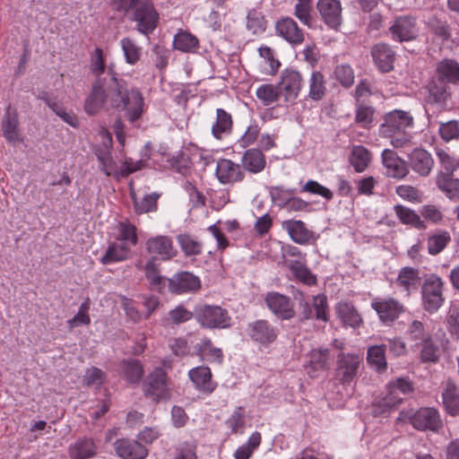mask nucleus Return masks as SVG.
<instances>
[{"instance_id": "nucleus-1", "label": "nucleus", "mask_w": 459, "mask_h": 459, "mask_svg": "<svg viewBox=\"0 0 459 459\" xmlns=\"http://www.w3.org/2000/svg\"><path fill=\"white\" fill-rule=\"evenodd\" d=\"M106 78L95 79L84 100V111L89 116H95L108 104L110 108L118 112L125 111V116L129 122L134 123L139 120L140 118H132L130 112L134 106L131 100L121 94L117 95V91L108 86L106 89Z\"/></svg>"}, {"instance_id": "nucleus-2", "label": "nucleus", "mask_w": 459, "mask_h": 459, "mask_svg": "<svg viewBox=\"0 0 459 459\" xmlns=\"http://www.w3.org/2000/svg\"><path fill=\"white\" fill-rule=\"evenodd\" d=\"M414 127V117L411 111L393 109L381 117L378 133L383 138L390 140L394 148L400 149L411 143L409 129Z\"/></svg>"}, {"instance_id": "nucleus-3", "label": "nucleus", "mask_w": 459, "mask_h": 459, "mask_svg": "<svg viewBox=\"0 0 459 459\" xmlns=\"http://www.w3.org/2000/svg\"><path fill=\"white\" fill-rule=\"evenodd\" d=\"M406 420L415 429L420 431L429 430L437 433L443 428V421L438 411L432 407H422L415 411L412 410L401 411L396 422H405Z\"/></svg>"}, {"instance_id": "nucleus-4", "label": "nucleus", "mask_w": 459, "mask_h": 459, "mask_svg": "<svg viewBox=\"0 0 459 459\" xmlns=\"http://www.w3.org/2000/svg\"><path fill=\"white\" fill-rule=\"evenodd\" d=\"M445 282L437 273L425 274L420 286L421 304L429 314L437 312L445 302Z\"/></svg>"}, {"instance_id": "nucleus-5", "label": "nucleus", "mask_w": 459, "mask_h": 459, "mask_svg": "<svg viewBox=\"0 0 459 459\" xmlns=\"http://www.w3.org/2000/svg\"><path fill=\"white\" fill-rule=\"evenodd\" d=\"M106 68H108V74L110 77L108 86L116 91L117 95L121 94L131 100L134 106L130 112L132 118H141L144 112L145 106L144 98L141 91L136 87L128 89L127 82L119 78L113 64H110Z\"/></svg>"}, {"instance_id": "nucleus-6", "label": "nucleus", "mask_w": 459, "mask_h": 459, "mask_svg": "<svg viewBox=\"0 0 459 459\" xmlns=\"http://www.w3.org/2000/svg\"><path fill=\"white\" fill-rule=\"evenodd\" d=\"M169 378L161 367H155L143 381V392L146 398L158 403L170 398Z\"/></svg>"}, {"instance_id": "nucleus-7", "label": "nucleus", "mask_w": 459, "mask_h": 459, "mask_svg": "<svg viewBox=\"0 0 459 459\" xmlns=\"http://www.w3.org/2000/svg\"><path fill=\"white\" fill-rule=\"evenodd\" d=\"M195 321L205 329H226L231 326V316L228 310L217 305L195 306Z\"/></svg>"}, {"instance_id": "nucleus-8", "label": "nucleus", "mask_w": 459, "mask_h": 459, "mask_svg": "<svg viewBox=\"0 0 459 459\" xmlns=\"http://www.w3.org/2000/svg\"><path fill=\"white\" fill-rule=\"evenodd\" d=\"M363 357L357 353L341 352L337 356L334 378L342 385H350L358 377Z\"/></svg>"}, {"instance_id": "nucleus-9", "label": "nucleus", "mask_w": 459, "mask_h": 459, "mask_svg": "<svg viewBox=\"0 0 459 459\" xmlns=\"http://www.w3.org/2000/svg\"><path fill=\"white\" fill-rule=\"evenodd\" d=\"M388 32L391 39L399 43L416 40L419 37L417 18L411 14L394 17Z\"/></svg>"}, {"instance_id": "nucleus-10", "label": "nucleus", "mask_w": 459, "mask_h": 459, "mask_svg": "<svg viewBox=\"0 0 459 459\" xmlns=\"http://www.w3.org/2000/svg\"><path fill=\"white\" fill-rule=\"evenodd\" d=\"M371 307L376 311L379 321L387 326L394 323L405 312L404 306L393 297H377L373 299Z\"/></svg>"}, {"instance_id": "nucleus-11", "label": "nucleus", "mask_w": 459, "mask_h": 459, "mask_svg": "<svg viewBox=\"0 0 459 459\" xmlns=\"http://www.w3.org/2000/svg\"><path fill=\"white\" fill-rule=\"evenodd\" d=\"M129 20L136 22L140 33L148 36L158 26L159 13L151 0H142V4L129 15Z\"/></svg>"}, {"instance_id": "nucleus-12", "label": "nucleus", "mask_w": 459, "mask_h": 459, "mask_svg": "<svg viewBox=\"0 0 459 459\" xmlns=\"http://www.w3.org/2000/svg\"><path fill=\"white\" fill-rule=\"evenodd\" d=\"M247 333L254 342L264 347H269L279 336V329L266 319H257L249 323Z\"/></svg>"}, {"instance_id": "nucleus-13", "label": "nucleus", "mask_w": 459, "mask_h": 459, "mask_svg": "<svg viewBox=\"0 0 459 459\" xmlns=\"http://www.w3.org/2000/svg\"><path fill=\"white\" fill-rule=\"evenodd\" d=\"M202 289L200 278L188 271H181L168 279V290L171 294L196 293Z\"/></svg>"}, {"instance_id": "nucleus-14", "label": "nucleus", "mask_w": 459, "mask_h": 459, "mask_svg": "<svg viewBox=\"0 0 459 459\" xmlns=\"http://www.w3.org/2000/svg\"><path fill=\"white\" fill-rule=\"evenodd\" d=\"M264 302L270 311L281 320H290L296 316L294 304L286 295L271 291L265 295Z\"/></svg>"}, {"instance_id": "nucleus-15", "label": "nucleus", "mask_w": 459, "mask_h": 459, "mask_svg": "<svg viewBox=\"0 0 459 459\" xmlns=\"http://www.w3.org/2000/svg\"><path fill=\"white\" fill-rule=\"evenodd\" d=\"M426 96L424 102L428 106H437L445 108L451 98V91L448 84L432 76L425 85Z\"/></svg>"}, {"instance_id": "nucleus-16", "label": "nucleus", "mask_w": 459, "mask_h": 459, "mask_svg": "<svg viewBox=\"0 0 459 459\" xmlns=\"http://www.w3.org/2000/svg\"><path fill=\"white\" fill-rule=\"evenodd\" d=\"M277 84L285 101L292 102L298 98L302 89L303 78L299 72L287 68L282 71Z\"/></svg>"}, {"instance_id": "nucleus-17", "label": "nucleus", "mask_w": 459, "mask_h": 459, "mask_svg": "<svg viewBox=\"0 0 459 459\" xmlns=\"http://www.w3.org/2000/svg\"><path fill=\"white\" fill-rule=\"evenodd\" d=\"M370 55L377 70L387 74L394 69L396 53L388 43L378 42L370 48Z\"/></svg>"}, {"instance_id": "nucleus-18", "label": "nucleus", "mask_w": 459, "mask_h": 459, "mask_svg": "<svg viewBox=\"0 0 459 459\" xmlns=\"http://www.w3.org/2000/svg\"><path fill=\"white\" fill-rule=\"evenodd\" d=\"M145 249L152 257L160 258L163 261L172 259L177 255V250L174 247L171 238L168 236H155L149 238L145 243Z\"/></svg>"}, {"instance_id": "nucleus-19", "label": "nucleus", "mask_w": 459, "mask_h": 459, "mask_svg": "<svg viewBox=\"0 0 459 459\" xmlns=\"http://www.w3.org/2000/svg\"><path fill=\"white\" fill-rule=\"evenodd\" d=\"M408 169L410 168L419 177L427 178L434 168V159L430 152L423 148H414L407 157Z\"/></svg>"}, {"instance_id": "nucleus-20", "label": "nucleus", "mask_w": 459, "mask_h": 459, "mask_svg": "<svg viewBox=\"0 0 459 459\" xmlns=\"http://www.w3.org/2000/svg\"><path fill=\"white\" fill-rule=\"evenodd\" d=\"M316 9L325 25L338 30L342 25V4L340 0H318Z\"/></svg>"}, {"instance_id": "nucleus-21", "label": "nucleus", "mask_w": 459, "mask_h": 459, "mask_svg": "<svg viewBox=\"0 0 459 459\" xmlns=\"http://www.w3.org/2000/svg\"><path fill=\"white\" fill-rule=\"evenodd\" d=\"M1 129L3 136L8 143L16 144L22 143L23 137L20 131L19 115L16 108L9 104L4 111L1 121Z\"/></svg>"}, {"instance_id": "nucleus-22", "label": "nucleus", "mask_w": 459, "mask_h": 459, "mask_svg": "<svg viewBox=\"0 0 459 459\" xmlns=\"http://www.w3.org/2000/svg\"><path fill=\"white\" fill-rule=\"evenodd\" d=\"M113 446L117 455L122 459H146L149 455L148 448L138 439L118 438Z\"/></svg>"}, {"instance_id": "nucleus-23", "label": "nucleus", "mask_w": 459, "mask_h": 459, "mask_svg": "<svg viewBox=\"0 0 459 459\" xmlns=\"http://www.w3.org/2000/svg\"><path fill=\"white\" fill-rule=\"evenodd\" d=\"M215 176L220 183L233 185L243 181L246 174L240 164L230 159H220L217 161Z\"/></svg>"}, {"instance_id": "nucleus-24", "label": "nucleus", "mask_w": 459, "mask_h": 459, "mask_svg": "<svg viewBox=\"0 0 459 459\" xmlns=\"http://www.w3.org/2000/svg\"><path fill=\"white\" fill-rule=\"evenodd\" d=\"M188 377L195 388L206 395L212 394L218 386L208 366L202 365L191 368L188 371Z\"/></svg>"}, {"instance_id": "nucleus-25", "label": "nucleus", "mask_w": 459, "mask_h": 459, "mask_svg": "<svg viewBox=\"0 0 459 459\" xmlns=\"http://www.w3.org/2000/svg\"><path fill=\"white\" fill-rule=\"evenodd\" d=\"M282 228L288 232L291 240L299 245L314 244L318 238V236L299 220L284 221Z\"/></svg>"}, {"instance_id": "nucleus-26", "label": "nucleus", "mask_w": 459, "mask_h": 459, "mask_svg": "<svg viewBox=\"0 0 459 459\" xmlns=\"http://www.w3.org/2000/svg\"><path fill=\"white\" fill-rule=\"evenodd\" d=\"M276 34L291 45L297 46L305 40L304 31L290 17H281L275 23Z\"/></svg>"}, {"instance_id": "nucleus-27", "label": "nucleus", "mask_w": 459, "mask_h": 459, "mask_svg": "<svg viewBox=\"0 0 459 459\" xmlns=\"http://www.w3.org/2000/svg\"><path fill=\"white\" fill-rule=\"evenodd\" d=\"M335 313L344 327L358 329L364 324L361 314L351 301L338 302L335 306Z\"/></svg>"}, {"instance_id": "nucleus-28", "label": "nucleus", "mask_w": 459, "mask_h": 459, "mask_svg": "<svg viewBox=\"0 0 459 459\" xmlns=\"http://www.w3.org/2000/svg\"><path fill=\"white\" fill-rule=\"evenodd\" d=\"M381 157L388 177L403 179L409 174L407 161L400 158L394 151L385 149Z\"/></svg>"}, {"instance_id": "nucleus-29", "label": "nucleus", "mask_w": 459, "mask_h": 459, "mask_svg": "<svg viewBox=\"0 0 459 459\" xmlns=\"http://www.w3.org/2000/svg\"><path fill=\"white\" fill-rule=\"evenodd\" d=\"M422 281L420 269L412 266L402 267L395 279L396 286L407 296H410L413 290H417Z\"/></svg>"}, {"instance_id": "nucleus-30", "label": "nucleus", "mask_w": 459, "mask_h": 459, "mask_svg": "<svg viewBox=\"0 0 459 459\" xmlns=\"http://www.w3.org/2000/svg\"><path fill=\"white\" fill-rule=\"evenodd\" d=\"M433 76L448 85H458L459 62L454 58H443L437 62Z\"/></svg>"}, {"instance_id": "nucleus-31", "label": "nucleus", "mask_w": 459, "mask_h": 459, "mask_svg": "<svg viewBox=\"0 0 459 459\" xmlns=\"http://www.w3.org/2000/svg\"><path fill=\"white\" fill-rule=\"evenodd\" d=\"M403 398L399 395H393L390 392L377 396L371 404V411L374 417H388L396 411L403 403Z\"/></svg>"}, {"instance_id": "nucleus-32", "label": "nucleus", "mask_w": 459, "mask_h": 459, "mask_svg": "<svg viewBox=\"0 0 459 459\" xmlns=\"http://www.w3.org/2000/svg\"><path fill=\"white\" fill-rule=\"evenodd\" d=\"M191 355L198 357L201 361L219 364L222 363L224 357L221 349L215 347L208 337L202 338L200 342L195 345V351Z\"/></svg>"}, {"instance_id": "nucleus-33", "label": "nucleus", "mask_w": 459, "mask_h": 459, "mask_svg": "<svg viewBox=\"0 0 459 459\" xmlns=\"http://www.w3.org/2000/svg\"><path fill=\"white\" fill-rule=\"evenodd\" d=\"M98 446L93 438L81 437L68 447L71 459H90L97 455Z\"/></svg>"}, {"instance_id": "nucleus-34", "label": "nucleus", "mask_w": 459, "mask_h": 459, "mask_svg": "<svg viewBox=\"0 0 459 459\" xmlns=\"http://www.w3.org/2000/svg\"><path fill=\"white\" fill-rule=\"evenodd\" d=\"M442 400L444 408L450 416L459 415V386L451 378L445 382Z\"/></svg>"}, {"instance_id": "nucleus-35", "label": "nucleus", "mask_w": 459, "mask_h": 459, "mask_svg": "<svg viewBox=\"0 0 459 459\" xmlns=\"http://www.w3.org/2000/svg\"><path fill=\"white\" fill-rule=\"evenodd\" d=\"M309 359L305 368L311 377H316L318 371L328 369L330 360L329 349H314L309 352Z\"/></svg>"}, {"instance_id": "nucleus-36", "label": "nucleus", "mask_w": 459, "mask_h": 459, "mask_svg": "<svg viewBox=\"0 0 459 459\" xmlns=\"http://www.w3.org/2000/svg\"><path fill=\"white\" fill-rule=\"evenodd\" d=\"M131 247L126 243L109 242L105 254L100 259L102 264L124 262L131 255Z\"/></svg>"}, {"instance_id": "nucleus-37", "label": "nucleus", "mask_w": 459, "mask_h": 459, "mask_svg": "<svg viewBox=\"0 0 459 459\" xmlns=\"http://www.w3.org/2000/svg\"><path fill=\"white\" fill-rule=\"evenodd\" d=\"M143 271L150 288L159 293H162L166 286L168 287V279L160 274V265L155 262V257L147 260L143 266Z\"/></svg>"}, {"instance_id": "nucleus-38", "label": "nucleus", "mask_w": 459, "mask_h": 459, "mask_svg": "<svg viewBox=\"0 0 459 459\" xmlns=\"http://www.w3.org/2000/svg\"><path fill=\"white\" fill-rule=\"evenodd\" d=\"M120 375L129 384H139L144 375L142 362L136 359H123L119 363Z\"/></svg>"}, {"instance_id": "nucleus-39", "label": "nucleus", "mask_w": 459, "mask_h": 459, "mask_svg": "<svg viewBox=\"0 0 459 459\" xmlns=\"http://www.w3.org/2000/svg\"><path fill=\"white\" fill-rule=\"evenodd\" d=\"M437 187L450 200H459V178L454 174L437 172L436 176Z\"/></svg>"}, {"instance_id": "nucleus-40", "label": "nucleus", "mask_w": 459, "mask_h": 459, "mask_svg": "<svg viewBox=\"0 0 459 459\" xmlns=\"http://www.w3.org/2000/svg\"><path fill=\"white\" fill-rule=\"evenodd\" d=\"M266 158L263 152L256 148L247 150L242 156V168L251 173L256 174L264 170Z\"/></svg>"}, {"instance_id": "nucleus-41", "label": "nucleus", "mask_w": 459, "mask_h": 459, "mask_svg": "<svg viewBox=\"0 0 459 459\" xmlns=\"http://www.w3.org/2000/svg\"><path fill=\"white\" fill-rule=\"evenodd\" d=\"M289 269L295 281L308 287L317 285V276L311 272L305 263L299 260L291 261Z\"/></svg>"}, {"instance_id": "nucleus-42", "label": "nucleus", "mask_w": 459, "mask_h": 459, "mask_svg": "<svg viewBox=\"0 0 459 459\" xmlns=\"http://www.w3.org/2000/svg\"><path fill=\"white\" fill-rule=\"evenodd\" d=\"M327 81L321 71H313L308 81V98L314 101H320L326 96Z\"/></svg>"}, {"instance_id": "nucleus-43", "label": "nucleus", "mask_w": 459, "mask_h": 459, "mask_svg": "<svg viewBox=\"0 0 459 459\" xmlns=\"http://www.w3.org/2000/svg\"><path fill=\"white\" fill-rule=\"evenodd\" d=\"M394 211L401 223L409 225L417 230L427 229L426 222L421 220L420 216L412 209L402 204H395L394 206Z\"/></svg>"}, {"instance_id": "nucleus-44", "label": "nucleus", "mask_w": 459, "mask_h": 459, "mask_svg": "<svg viewBox=\"0 0 459 459\" xmlns=\"http://www.w3.org/2000/svg\"><path fill=\"white\" fill-rule=\"evenodd\" d=\"M233 127L232 117L223 108L216 110V121L212 126V134L217 140H221L223 134H230Z\"/></svg>"}, {"instance_id": "nucleus-45", "label": "nucleus", "mask_w": 459, "mask_h": 459, "mask_svg": "<svg viewBox=\"0 0 459 459\" xmlns=\"http://www.w3.org/2000/svg\"><path fill=\"white\" fill-rule=\"evenodd\" d=\"M173 47L175 49L184 53H193L199 48V40L190 32L179 30L174 36Z\"/></svg>"}, {"instance_id": "nucleus-46", "label": "nucleus", "mask_w": 459, "mask_h": 459, "mask_svg": "<svg viewBox=\"0 0 459 459\" xmlns=\"http://www.w3.org/2000/svg\"><path fill=\"white\" fill-rule=\"evenodd\" d=\"M371 160L370 152L363 145H355L352 147L349 161L356 172H363L369 165Z\"/></svg>"}, {"instance_id": "nucleus-47", "label": "nucleus", "mask_w": 459, "mask_h": 459, "mask_svg": "<svg viewBox=\"0 0 459 459\" xmlns=\"http://www.w3.org/2000/svg\"><path fill=\"white\" fill-rule=\"evenodd\" d=\"M118 235L116 238L117 241L120 243H126L130 247H135L139 242V238L137 234V228L134 224L129 221V220H125L119 221L117 224Z\"/></svg>"}, {"instance_id": "nucleus-48", "label": "nucleus", "mask_w": 459, "mask_h": 459, "mask_svg": "<svg viewBox=\"0 0 459 459\" xmlns=\"http://www.w3.org/2000/svg\"><path fill=\"white\" fill-rule=\"evenodd\" d=\"M134 204V210L136 214H143L147 212H155L158 209V199L160 195L157 193H152L143 196L142 200H139L135 193L130 194Z\"/></svg>"}, {"instance_id": "nucleus-49", "label": "nucleus", "mask_w": 459, "mask_h": 459, "mask_svg": "<svg viewBox=\"0 0 459 459\" xmlns=\"http://www.w3.org/2000/svg\"><path fill=\"white\" fill-rule=\"evenodd\" d=\"M376 108L359 102L356 104L354 122L360 127L370 129L375 121Z\"/></svg>"}, {"instance_id": "nucleus-50", "label": "nucleus", "mask_w": 459, "mask_h": 459, "mask_svg": "<svg viewBox=\"0 0 459 459\" xmlns=\"http://www.w3.org/2000/svg\"><path fill=\"white\" fill-rule=\"evenodd\" d=\"M386 345H374L368 348L367 354L368 363L377 371H385L387 368L385 359Z\"/></svg>"}, {"instance_id": "nucleus-51", "label": "nucleus", "mask_w": 459, "mask_h": 459, "mask_svg": "<svg viewBox=\"0 0 459 459\" xmlns=\"http://www.w3.org/2000/svg\"><path fill=\"white\" fill-rule=\"evenodd\" d=\"M120 45L127 64L134 65L141 60L142 48L134 39L128 37L123 38L120 40Z\"/></svg>"}, {"instance_id": "nucleus-52", "label": "nucleus", "mask_w": 459, "mask_h": 459, "mask_svg": "<svg viewBox=\"0 0 459 459\" xmlns=\"http://www.w3.org/2000/svg\"><path fill=\"white\" fill-rule=\"evenodd\" d=\"M386 392L393 395H398L401 393L403 395L414 393V383L408 377H400L389 381L385 385Z\"/></svg>"}, {"instance_id": "nucleus-53", "label": "nucleus", "mask_w": 459, "mask_h": 459, "mask_svg": "<svg viewBox=\"0 0 459 459\" xmlns=\"http://www.w3.org/2000/svg\"><path fill=\"white\" fill-rule=\"evenodd\" d=\"M450 241L451 236L446 230H442L437 234L430 235L427 240L429 254L431 255H438L446 248Z\"/></svg>"}, {"instance_id": "nucleus-54", "label": "nucleus", "mask_w": 459, "mask_h": 459, "mask_svg": "<svg viewBox=\"0 0 459 459\" xmlns=\"http://www.w3.org/2000/svg\"><path fill=\"white\" fill-rule=\"evenodd\" d=\"M313 11L314 4L312 0H298L294 8V15L302 24L311 28L313 26Z\"/></svg>"}, {"instance_id": "nucleus-55", "label": "nucleus", "mask_w": 459, "mask_h": 459, "mask_svg": "<svg viewBox=\"0 0 459 459\" xmlns=\"http://www.w3.org/2000/svg\"><path fill=\"white\" fill-rule=\"evenodd\" d=\"M420 360L422 363H437L439 359V347L433 340L432 336L420 344Z\"/></svg>"}, {"instance_id": "nucleus-56", "label": "nucleus", "mask_w": 459, "mask_h": 459, "mask_svg": "<svg viewBox=\"0 0 459 459\" xmlns=\"http://www.w3.org/2000/svg\"><path fill=\"white\" fill-rule=\"evenodd\" d=\"M106 56L100 48H96L90 55V71L96 79H103L102 74L106 71Z\"/></svg>"}, {"instance_id": "nucleus-57", "label": "nucleus", "mask_w": 459, "mask_h": 459, "mask_svg": "<svg viewBox=\"0 0 459 459\" xmlns=\"http://www.w3.org/2000/svg\"><path fill=\"white\" fill-rule=\"evenodd\" d=\"M167 162L170 169L183 176H186L189 173L192 166L191 158L182 150L176 155L169 158Z\"/></svg>"}, {"instance_id": "nucleus-58", "label": "nucleus", "mask_w": 459, "mask_h": 459, "mask_svg": "<svg viewBox=\"0 0 459 459\" xmlns=\"http://www.w3.org/2000/svg\"><path fill=\"white\" fill-rule=\"evenodd\" d=\"M436 155L441 167L438 172L454 174L459 169V159L442 148H436Z\"/></svg>"}, {"instance_id": "nucleus-59", "label": "nucleus", "mask_w": 459, "mask_h": 459, "mask_svg": "<svg viewBox=\"0 0 459 459\" xmlns=\"http://www.w3.org/2000/svg\"><path fill=\"white\" fill-rule=\"evenodd\" d=\"M312 310L313 318L324 323L329 321V306L327 297L325 294H317L313 297Z\"/></svg>"}, {"instance_id": "nucleus-60", "label": "nucleus", "mask_w": 459, "mask_h": 459, "mask_svg": "<svg viewBox=\"0 0 459 459\" xmlns=\"http://www.w3.org/2000/svg\"><path fill=\"white\" fill-rule=\"evenodd\" d=\"M333 74L334 79L345 89H349L354 83V71L348 64L336 65Z\"/></svg>"}, {"instance_id": "nucleus-61", "label": "nucleus", "mask_w": 459, "mask_h": 459, "mask_svg": "<svg viewBox=\"0 0 459 459\" xmlns=\"http://www.w3.org/2000/svg\"><path fill=\"white\" fill-rule=\"evenodd\" d=\"M281 93L277 85L263 84L256 90V97L264 106H268L279 100Z\"/></svg>"}, {"instance_id": "nucleus-62", "label": "nucleus", "mask_w": 459, "mask_h": 459, "mask_svg": "<svg viewBox=\"0 0 459 459\" xmlns=\"http://www.w3.org/2000/svg\"><path fill=\"white\" fill-rule=\"evenodd\" d=\"M406 333L411 341L415 342V345L420 344L432 336L426 331L424 324L419 320H413L409 325Z\"/></svg>"}, {"instance_id": "nucleus-63", "label": "nucleus", "mask_w": 459, "mask_h": 459, "mask_svg": "<svg viewBox=\"0 0 459 459\" xmlns=\"http://www.w3.org/2000/svg\"><path fill=\"white\" fill-rule=\"evenodd\" d=\"M267 22L262 12L258 9H252L247 16V27L254 34L264 32L266 30Z\"/></svg>"}, {"instance_id": "nucleus-64", "label": "nucleus", "mask_w": 459, "mask_h": 459, "mask_svg": "<svg viewBox=\"0 0 459 459\" xmlns=\"http://www.w3.org/2000/svg\"><path fill=\"white\" fill-rule=\"evenodd\" d=\"M427 25L429 30L443 41H446L450 39V26L446 21H443L437 16H432L429 19Z\"/></svg>"}]
</instances>
